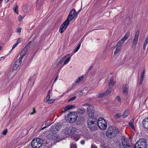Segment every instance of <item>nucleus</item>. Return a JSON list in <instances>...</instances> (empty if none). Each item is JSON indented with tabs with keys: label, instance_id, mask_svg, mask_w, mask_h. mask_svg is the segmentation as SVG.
<instances>
[{
	"label": "nucleus",
	"instance_id": "14",
	"mask_svg": "<svg viewBox=\"0 0 148 148\" xmlns=\"http://www.w3.org/2000/svg\"><path fill=\"white\" fill-rule=\"evenodd\" d=\"M36 77V75L34 74L29 79L28 83L32 85V86L34 84Z\"/></svg>",
	"mask_w": 148,
	"mask_h": 148
},
{
	"label": "nucleus",
	"instance_id": "40",
	"mask_svg": "<svg viewBox=\"0 0 148 148\" xmlns=\"http://www.w3.org/2000/svg\"><path fill=\"white\" fill-rule=\"evenodd\" d=\"M145 72V70H143V72L141 75V79H144V78H145V76H144Z\"/></svg>",
	"mask_w": 148,
	"mask_h": 148
},
{
	"label": "nucleus",
	"instance_id": "20",
	"mask_svg": "<svg viewBox=\"0 0 148 148\" xmlns=\"http://www.w3.org/2000/svg\"><path fill=\"white\" fill-rule=\"evenodd\" d=\"M49 99L50 98H49V99H47L48 101L46 100V97L44 99V101L45 102H47L49 104H51L54 102L55 100V99Z\"/></svg>",
	"mask_w": 148,
	"mask_h": 148
},
{
	"label": "nucleus",
	"instance_id": "31",
	"mask_svg": "<svg viewBox=\"0 0 148 148\" xmlns=\"http://www.w3.org/2000/svg\"><path fill=\"white\" fill-rule=\"evenodd\" d=\"M112 92V90L110 88H109L105 92V93L106 95H107L108 94H110Z\"/></svg>",
	"mask_w": 148,
	"mask_h": 148
},
{
	"label": "nucleus",
	"instance_id": "1",
	"mask_svg": "<svg viewBox=\"0 0 148 148\" xmlns=\"http://www.w3.org/2000/svg\"><path fill=\"white\" fill-rule=\"evenodd\" d=\"M86 106L88 107L87 109V113L89 116V119L87 121L88 127L92 131H94L97 129V124L92 120H96L94 119L95 110L93 109L92 106L89 103L84 104L82 105V106Z\"/></svg>",
	"mask_w": 148,
	"mask_h": 148
},
{
	"label": "nucleus",
	"instance_id": "22",
	"mask_svg": "<svg viewBox=\"0 0 148 148\" xmlns=\"http://www.w3.org/2000/svg\"><path fill=\"white\" fill-rule=\"evenodd\" d=\"M54 126L55 127V129L56 131H58V130H60V129L62 127L61 125L59 123L56 124L54 125Z\"/></svg>",
	"mask_w": 148,
	"mask_h": 148
},
{
	"label": "nucleus",
	"instance_id": "52",
	"mask_svg": "<svg viewBox=\"0 0 148 148\" xmlns=\"http://www.w3.org/2000/svg\"><path fill=\"white\" fill-rule=\"evenodd\" d=\"M18 45L16 43L14 44L12 47V49H14V48H15Z\"/></svg>",
	"mask_w": 148,
	"mask_h": 148
},
{
	"label": "nucleus",
	"instance_id": "43",
	"mask_svg": "<svg viewBox=\"0 0 148 148\" xmlns=\"http://www.w3.org/2000/svg\"><path fill=\"white\" fill-rule=\"evenodd\" d=\"M82 91H83V93L84 95H85L88 92L87 90L85 88Z\"/></svg>",
	"mask_w": 148,
	"mask_h": 148
},
{
	"label": "nucleus",
	"instance_id": "8",
	"mask_svg": "<svg viewBox=\"0 0 148 148\" xmlns=\"http://www.w3.org/2000/svg\"><path fill=\"white\" fill-rule=\"evenodd\" d=\"M31 44V41H30L28 42L26 45L23 49L21 51V53L20 57L18 59L22 61L23 57L25 56L27 52L28 49L29 48V46Z\"/></svg>",
	"mask_w": 148,
	"mask_h": 148
},
{
	"label": "nucleus",
	"instance_id": "58",
	"mask_svg": "<svg viewBox=\"0 0 148 148\" xmlns=\"http://www.w3.org/2000/svg\"><path fill=\"white\" fill-rule=\"evenodd\" d=\"M48 127L47 126H45L43 127H42L40 130H43V129H45V128H46L47 127Z\"/></svg>",
	"mask_w": 148,
	"mask_h": 148
},
{
	"label": "nucleus",
	"instance_id": "10",
	"mask_svg": "<svg viewBox=\"0 0 148 148\" xmlns=\"http://www.w3.org/2000/svg\"><path fill=\"white\" fill-rule=\"evenodd\" d=\"M121 139L122 143L124 148H131L128 140L125 137L122 136Z\"/></svg>",
	"mask_w": 148,
	"mask_h": 148
},
{
	"label": "nucleus",
	"instance_id": "35",
	"mask_svg": "<svg viewBox=\"0 0 148 148\" xmlns=\"http://www.w3.org/2000/svg\"><path fill=\"white\" fill-rule=\"evenodd\" d=\"M64 59H65L64 58H63V57L58 62L57 64V65H58L59 64L62 62H63V61Z\"/></svg>",
	"mask_w": 148,
	"mask_h": 148
},
{
	"label": "nucleus",
	"instance_id": "27",
	"mask_svg": "<svg viewBox=\"0 0 148 148\" xmlns=\"http://www.w3.org/2000/svg\"><path fill=\"white\" fill-rule=\"evenodd\" d=\"M18 7L16 4L14 5V7L13 8V10L17 14H18Z\"/></svg>",
	"mask_w": 148,
	"mask_h": 148
},
{
	"label": "nucleus",
	"instance_id": "61",
	"mask_svg": "<svg viewBox=\"0 0 148 148\" xmlns=\"http://www.w3.org/2000/svg\"><path fill=\"white\" fill-rule=\"evenodd\" d=\"M9 0H5V2L6 3H7L8 1H9Z\"/></svg>",
	"mask_w": 148,
	"mask_h": 148
},
{
	"label": "nucleus",
	"instance_id": "45",
	"mask_svg": "<svg viewBox=\"0 0 148 148\" xmlns=\"http://www.w3.org/2000/svg\"><path fill=\"white\" fill-rule=\"evenodd\" d=\"M36 113V110H35L34 108H33V112H31L30 113V114L31 115H33L34 114Z\"/></svg>",
	"mask_w": 148,
	"mask_h": 148
},
{
	"label": "nucleus",
	"instance_id": "24",
	"mask_svg": "<svg viewBox=\"0 0 148 148\" xmlns=\"http://www.w3.org/2000/svg\"><path fill=\"white\" fill-rule=\"evenodd\" d=\"M56 131L55 127L54 126V125L51 126L49 128V132H52V133H54V132Z\"/></svg>",
	"mask_w": 148,
	"mask_h": 148
},
{
	"label": "nucleus",
	"instance_id": "55",
	"mask_svg": "<svg viewBox=\"0 0 148 148\" xmlns=\"http://www.w3.org/2000/svg\"><path fill=\"white\" fill-rule=\"evenodd\" d=\"M81 143L82 145H84L85 143V141L84 140H82L81 141Z\"/></svg>",
	"mask_w": 148,
	"mask_h": 148
},
{
	"label": "nucleus",
	"instance_id": "44",
	"mask_svg": "<svg viewBox=\"0 0 148 148\" xmlns=\"http://www.w3.org/2000/svg\"><path fill=\"white\" fill-rule=\"evenodd\" d=\"M21 28L20 27H18L16 29V32H18L19 33H20L21 32Z\"/></svg>",
	"mask_w": 148,
	"mask_h": 148
},
{
	"label": "nucleus",
	"instance_id": "29",
	"mask_svg": "<svg viewBox=\"0 0 148 148\" xmlns=\"http://www.w3.org/2000/svg\"><path fill=\"white\" fill-rule=\"evenodd\" d=\"M84 78L83 76H82L81 77H80L78 78L76 80L75 82L76 83H79L81 81V80L83 79Z\"/></svg>",
	"mask_w": 148,
	"mask_h": 148
},
{
	"label": "nucleus",
	"instance_id": "9",
	"mask_svg": "<svg viewBox=\"0 0 148 148\" xmlns=\"http://www.w3.org/2000/svg\"><path fill=\"white\" fill-rule=\"evenodd\" d=\"M75 130L76 129L75 127L70 126L65 128L64 130V132L67 136L72 134L75 132Z\"/></svg>",
	"mask_w": 148,
	"mask_h": 148
},
{
	"label": "nucleus",
	"instance_id": "13",
	"mask_svg": "<svg viewBox=\"0 0 148 148\" xmlns=\"http://www.w3.org/2000/svg\"><path fill=\"white\" fill-rule=\"evenodd\" d=\"M81 10V8L79 10L78 12H77L74 9H73L71 10L70 12V13L72 11V16L73 17V19L75 18H76L79 12H80Z\"/></svg>",
	"mask_w": 148,
	"mask_h": 148
},
{
	"label": "nucleus",
	"instance_id": "39",
	"mask_svg": "<svg viewBox=\"0 0 148 148\" xmlns=\"http://www.w3.org/2000/svg\"><path fill=\"white\" fill-rule=\"evenodd\" d=\"M76 98V96H74L73 97H72L71 98H70V99H69L68 100V101L69 102H70L71 101H73L75 100V99Z\"/></svg>",
	"mask_w": 148,
	"mask_h": 148
},
{
	"label": "nucleus",
	"instance_id": "36",
	"mask_svg": "<svg viewBox=\"0 0 148 148\" xmlns=\"http://www.w3.org/2000/svg\"><path fill=\"white\" fill-rule=\"evenodd\" d=\"M116 99L117 101H118L120 103H121V97L119 96H117L116 97Z\"/></svg>",
	"mask_w": 148,
	"mask_h": 148
},
{
	"label": "nucleus",
	"instance_id": "38",
	"mask_svg": "<svg viewBox=\"0 0 148 148\" xmlns=\"http://www.w3.org/2000/svg\"><path fill=\"white\" fill-rule=\"evenodd\" d=\"M81 43H80L79 45H78L76 49L74 51V53H75L77 52L79 49L80 45H81Z\"/></svg>",
	"mask_w": 148,
	"mask_h": 148
},
{
	"label": "nucleus",
	"instance_id": "62",
	"mask_svg": "<svg viewBox=\"0 0 148 148\" xmlns=\"http://www.w3.org/2000/svg\"><path fill=\"white\" fill-rule=\"evenodd\" d=\"M2 49V47L1 46H0V50H1Z\"/></svg>",
	"mask_w": 148,
	"mask_h": 148
},
{
	"label": "nucleus",
	"instance_id": "15",
	"mask_svg": "<svg viewBox=\"0 0 148 148\" xmlns=\"http://www.w3.org/2000/svg\"><path fill=\"white\" fill-rule=\"evenodd\" d=\"M142 124L143 127L148 130V118H145L143 120Z\"/></svg>",
	"mask_w": 148,
	"mask_h": 148
},
{
	"label": "nucleus",
	"instance_id": "28",
	"mask_svg": "<svg viewBox=\"0 0 148 148\" xmlns=\"http://www.w3.org/2000/svg\"><path fill=\"white\" fill-rule=\"evenodd\" d=\"M129 112L128 110H125L124 112L123 116V117L126 118L127 116L129 115Z\"/></svg>",
	"mask_w": 148,
	"mask_h": 148
},
{
	"label": "nucleus",
	"instance_id": "47",
	"mask_svg": "<svg viewBox=\"0 0 148 148\" xmlns=\"http://www.w3.org/2000/svg\"><path fill=\"white\" fill-rule=\"evenodd\" d=\"M79 94L80 96H82L83 95H84L82 90H80L79 91Z\"/></svg>",
	"mask_w": 148,
	"mask_h": 148
},
{
	"label": "nucleus",
	"instance_id": "32",
	"mask_svg": "<svg viewBox=\"0 0 148 148\" xmlns=\"http://www.w3.org/2000/svg\"><path fill=\"white\" fill-rule=\"evenodd\" d=\"M51 91V90H49L47 92V96L46 97V100L48 101V100H47V99H49V98H50V93Z\"/></svg>",
	"mask_w": 148,
	"mask_h": 148
},
{
	"label": "nucleus",
	"instance_id": "63",
	"mask_svg": "<svg viewBox=\"0 0 148 148\" xmlns=\"http://www.w3.org/2000/svg\"><path fill=\"white\" fill-rule=\"evenodd\" d=\"M3 0H0V3H1L2 1Z\"/></svg>",
	"mask_w": 148,
	"mask_h": 148
},
{
	"label": "nucleus",
	"instance_id": "49",
	"mask_svg": "<svg viewBox=\"0 0 148 148\" xmlns=\"http://www.w3.org/2000/svg\"><path fill=\"white\" fill-rule=\"evenodd\" d=\"M21 38H19L18 39L17 42L16 43L18 45L21 42Z\"/></svg>",
	"mask_w": 148,
	"mask_h": 148
},
{
	"label": "nucleus",
	"instance_id": "46",
	"mask_svg": "<svg viewBox=\"0 0 148 148\" xmlns=\"http://www.w3.org/2000/svg\"><path fill=\"white\" fill-rule=\"evenodd\" d=\"M73 140H75L76 141L78 140L79 139V138L78 136H77L76 137L73 138Z\"/></svg>",
	"mask_w": 148,
	"mask_h": 148
},
{
	"label": "nucleus",
	"instance_id": "33",
	"mask_svg": "<svg viewBox=\"0 0 148 148\" xmlns=\"http://www.w3.org/2000/svg\"><path fill=\"white\" fill-rule=\"evenodd\" d=\"M71 57H70L68 58H67L66 60H65V61H64V64L62 67L63 66V65L67 64L69 61L71 59Z\"/></svg>",
	"mask_w": 148,
	"mask_h": 148
},
{
	"label": "nucleus",
	"instance_id": "54",
	"mask_svg": "<svg viewBox=\"0 0 148 148\" xmlns=\"http://www.w3.org/2000/svg\"><path fill=\"white\" fill-rule=\"evenodd\" d=\"M91 148H97L96 146L93 145H92L91 146Z\"/></svg>",
	"mask_w": 148,
	"mask_h": 148
},
{
	"label": "nucleus",
	"instance_id": "18",
	"mask_svg": "<svg viewBox=\"0 0 148 148\" xmlns=\"http://www.w3.org/2000/svg\"><path fill=\"white\" fill-rule=\"evenodd\" d=\"M77 112L79 114H84L85 112V110L83 108H78L77 110Z\"/></svg>",
	"mask_w": 148,
	"mask_h": 148
},
{
	"label": "nucleus",
	"instance_id": "4",
	"mask_svg": "<svg viewBox=\"0 0 148 148\" xmlns=\"http://www.w3.org/2000/svg\"><path fill=\"white\" fill-rule=\"evenodd\" d=\"M77 113L76 112H69V114L65 115V118H67V121L69 123L74 122L77 118Z\"/></svg>",
	"mask_w": 148,
	"mask_h": 148
},
{
	"label": "nucleus",
	"instance_id": "60",
	"mask_svg": "<svg viewBox=\"0 0 148 148\" xmlns=\"http://www.w3.org/2000/svg\"><path fill=\"white\" fill-rule=\"evenodd\" d=\"M42 148H47V146H42Z\"/></svg>",
	"mask_w": 148,
	"mask_h": 148
},
{
	"label": "nucleus",
	"instance_id": "3",
	"mask_svg": "<svg viewBox=\"0 0 148 148\" xmlns=\"http://www.w3.org/2000/svg\"><path fill=\"white\" fill-rule=\"evenodd\" d=\"M72 11H71L69 13L67 19L60 26L59 29V32L61 33H62L66 29L69 24L70 21L73 19V17L72 16Z\"/></svg>",
	"mask_w": 148,
	"mask_h": 148
},
{
	"label": "nucleus",
	"instance_id": "6",
	"mask_svg": "<svg viewBox=\"0 0 148 148\" xmlns=\"http://www.w3.org/2000/svg\"><path fill=\"white\" fill-rule=\"evenodd\" d=\"M147 145L145 138L140 139L136 143L134 148H147Z\"/></svg>",
	"mask_w": 148,
	"mask_h": 148
},
{
	"label": "nucleus",
	"instance_id": "25",
	"mask_svg": "<svg viewBox=\"0 0 148 148\" xmlns=\"http://www.w3.org/2000/svg\"><path fill=\"white\" fill-rule=\"evenodd\" d=\"M125 41L122 38L117 43V45L120 47H121V45Z\"/></svg>",
	"mask_w": 148,
	"mask_h": 148
},
{
	"label": "nucleus",
	"instance_id": "26",
	"mask_svg": "<svg viewBox=\"0 0 148 148\" xmlns=\"http://www.w3.org/2000/svg\"><path fill=\"white\" fill-rule=\"evenodd\" d=\"M130 35V32H129L127 31L125 34V36L122 38L125 41L128 38Z\"/></svg>",
	"mask_w": 148,
	"mask_h": 148
},
{
	"label": "nucleus",
	"instance_id": "2",
	"mask_svg": "<svg viewBox=\"0 0 148 148\" xmlns=\"http://www.w3.org/2000/svg\"><path fill=\"white\" fill-rule=\"evenodd\" d=\"M119 132L117 128L113 126H110L108 128L106 135L108 138H112L117 136Z\"/></svg>",
	"mask_w": 148,
	"mask_h": 148
},
{
	"label": "nucleus",
	"instance_id": "5",
	"mask_svg": "<svg viewBox=\"0 0 148 148\" xmlns=\"http://www.w3.org/2000/svg\"><path fill=\"white\" fill-rule=\"evenodd\" d=\"M43 140L38 138L34 139L31 142L32 148H39L43 144Z\"/></svg>",
	"mask_w": 148,
	"mask_h": 148
},
{
	"label": "nucleus",
	"instance_id": "48",
	"mask_svg": "<svg viewBox=\"0 0 148 148\" xmlns=\"http://www.w3.org/2000/svg\"><path fill=\"white\" fill-rule=\"evenodd\" d=\"M77 147L75 145L72 144L71 145V148H76Z\"/></svg>",
	"mask_w": 148,
	"mask_h": 148
},
{
	"label": "nucleus",
	"instance_id": "21",
	"mask_svg": "<svg viewBox=\"0 0 148 148\" xmlns=\"http://www.w3.org/2000/svg\"><path fill=\"white\" fill-rule=\"evenodd\" d=\"M116 47V49L114 51V54H116L118 53L120 50H121V47H120L119 46H118L116 45L115 46H114V47L115 48V47Z\"/></svg>",
	"mask_w": 148,
	"mask_h": 148
},
{
	"label": "nucleus",
	"instance_id": "7",
	"mask_svg": "<svg viewBox=\"0 0 148 148\" xmlns=\"http://www.w3.org/2000/svg\"><path fill=\"white\" fill-rule=\"evenodd\" d=\"M97 124L99 128L102 130H105L107 128V123L103 118L99 117L98 120Z\"/></svg>",
	"mask_w": 148,
	"mask_h": 148
},
{
	"label": "nucleus",
	"instance_id": "51",
	"mask_svg": "<svg viewBox=\"0 0 148 148\" xmlns=\"http://www.w3.org/2000/svg\"><path fill=\"white\" fill-rule=\"evenodd\" d=\"M143 80H144L143 79H140V82H139V84L140 85H141L142 84V83H143Z\"/></svg>",
	"mask_w": 148,
	"mask_h": 148
},
{
	"label": "nucleus",
	"instance_id": "19",
	"mask_svg": "<svg viewBox=\"0 0 148 148\" xmlns=\"http://www.w3.org/2000/svg\"><path fill=\"white\" fill-rule=\"evenodd\" d=\"M115 84V83L114 81L113 78V77H111L110 79L109 82L108 83V85L109 86H113Z\"/></svg>",
	"mask_w": 148,
	"mask_h": 148
},
{
	"label": "nucleus",
	"instance_id": "16",
	"mask_svg": "<svg viewBox=\"0 0 148 148\" xmlns=\"http://www.w3.org/2000/svg\"><path fill=\"white\" fill-rule=\"evenodd\" d=\"M51 140L54 141L56 142H59L60 140V137L56 134H53V136Z\"/></svg>",
	"mask_w": 148,
	"mask_h": 148
},
{
	"label": "nucleus",
	"instance_id": "37",
	"mask_svg": "<svg viewBox=\"0 0 148 148\" xmlns=\"http://www.w3.org/2000/svg\"><path fill=\"white\" fill-rule=\"evenodd\" d=\"M105 93H105L104 92L98 94L97 96L99 98H101L104 96H106Z\"/></svg>",
	"mask_w": 148,
	"mask_h": 148
},
{
	"label": "nucleus",
	"instance_id": "30",
	"mask_svg": "<svg viewBox=\"0 0 148 148\" xmlns=\"http://www.w3.org/2000/svg\"><path fill=\"white\" fill-rule=\"evenodd\" d=\"M53 133H50L47 135V138L48 140H51L52 138V136H53Z\"/></svg>",
	"mask_w": 148,
	"mask_h": 148
},
{
	"label": "nucleus",
	"instance_id": "53",
	"mask_svg": "<svg viewBox=\"0 0 148 148\" xmlns=\"http://www.w3.org/2000/svg\"><path fill=\"white\" fill-rule=\"evenodd\" d=\"M22 16H21L20 15L18 17V20L20 21L22 20Z\"/></svg>",
	"mask_w": 148,
	"mask_h": 148
},
{
	"label": "nucleus",
	"instance_id": "17",
	"mask_svg": "<svg viewBox=\"0 0 148 148\" xmlns=\"http://www.w3.org/2000/svg\"><path fill=\"white\" fill-rule=\"evenodd\" d=\"M75 106H74L72 105H69L67 106H66L63 109L61 112L62 113L64 112L65 111H67L69 109H72V108H75Z\"/></svg>",
	"mask_w": 148,
	"mask_h": 148
},
{
	"label": "nucleus",
	"instance_id": "64",
	"mask_svg": "<svg viewBox=\"0 0 148 148\" xmlns=\"http://www.w3.org/2000/svg\"><path fill=\"white\" fill-rule=\"evenodd\" d=\"M92 66H91L90 68V69H89V70H90L92 68Z\"/></svg>",
	"mask_w": 148,
	"mask_h": 148
},
{
	"label": "nucleus",
	"instance_id": "23",
	"mask_svg": "<svg viewBox=\"0 0 148 148\" xmlns=\"http://www.w3.org/2000/svg\"><path fill=\"white\" fill-rule=\"evenodd\" d=\"M128 87L127 85H123V92L127 93L128 91Z\"/></svg>",
	"mask_w": 148,
	"mask_h": 148
},
{
	"label": "nucleus",
	"instance_id": "11",
	"mask_svg": "<svg viewBox=\"0 0 148 148\" xmlns=\"http://www.w3.org/2000/svg\"><path fill=\"white\" fill-rule=\"evenodd\" d=\"M139 33L140 32L139 30L137 31L136 33L132 44V47H136L138 42Z\"/></svg>",
	"mask_w": 148,
	"mask_h": 148
},
{
	"label": "nucleus",
	"instance_id": "56",
	"mask_svg": "<svg viewBox=\"0 0 148 148\" xmlns=\"http://www.w3.org/2000/svg\"><path fill=\"white\" fill-rule=\"evenodd\" d=\"M117 145H118V146L120 148H121V144L120 143H117Z\"/></svg>",
	"mask_w": 148,
	"mask_h": 148
},
{
	"label": "nucleus",
	"instance_id": "12",
	"mask_svg": "<svg viewBox=\"0 0 148 148\" xmlns=\"http://www.w3.org/2000/svg\"><path fill=\"white\" fill-rule=\"evenodd\" d=\"M22 61L18 59L15 62L13 66L12 71H14L16 70L19 66L21 65Z\"/></svg>",
	"mask_w": 148,
	"mask_h": 148
},
{
	"label": "nucleus",
	"instance_id": "50",
	"mask_svg": "<svg viewBox=\"0 0 148 148\" xmlns=\"http://www.w3.org/2000/svg\"><path fill=\"white\" fill-rule=\"evenodd\" d=\"M147 43H148L147 42H145L144 44V45H143V47L144 50H145V49L146 47V46L147 45Z\"/></svg>",
	"mask_w": 148,
	"mask_h": 148
},
{
	"label": "nucleus",
	"instance_id": "57",
	"mask_svg": "<svg viewBox=\"0 0 148 148\" xmlns=\"http://www.w3.org/2000/svg\"><path fill=\"white\" fill-rule=\"evenodd\" d=\"M58 75L56 77V78L55 79V80H54V82H55L58 79Z\"/></svg>",
	"mask_w": 148,
	"mask_h": 148
},
{
	"label": "nucleus",
	"instance_id": "59",
	"mask_svg": "<svg viewBox=\"0 0 148 148\" xmlns=\"http://www.w3.org/2000/svg\"><path fill=\"white\" fill-rule=\"evenodd\" d=\"M70 55V54H68L64 56L63 57V58H64V59L67 57H68Z\"/></svg>",
	"mask_w": 148,
	"mask_h": 148
},
{
	"label": "nucleus",
	"instance_id": "41",
	"mask_svg": "<svg viewBox=\"0 0 148 148\" xmlns=\"http://www.w3.org/2000/svg\"><path fill=\"white\" fill-rule=\"evenodd\" d=\"M121 115L119 114H115L114 115V117L116 119H118L120 118Z\"/></svg>",
	"mask_w": 148,
	"mask_h": 148
},
{
	"label": "nucleus",
	"instance_id": "34",
	"mask_svg": "<svg viewBox=\"0 0 148 148\" xmlns=\"http://www.w3.org/2000/svg\"><path fill=\"white\" fill-rule=\"evenodd\" d=\"M129 124L130 125V126L131 127V128L132 129H134V125L133 124V121H130L129 122Z\"/></svg>",
	"mask_w": 148,
	"mask_h": 148
},
{
	"label": "nucleus",
	"instance_id": "42",
	"mask_svg": "<svg viewBox=\"0 0 148 148\" xmlns=\"http://www.w3.org/2000/svg\"><path fill=\"white\" fill-rule=\"evenodd\" d=\"M7 132V129H5V130L3 131L2 132V134L4 135H5Z\"/></svg>",
	"mask_w": 148,
	"mask_h": 148
}]
</instances>
